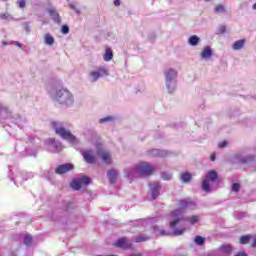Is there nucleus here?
<instances>
[{"label":"nucleus","instance_id":"nucleus-1","mask_svg":"<svg viewBox=\"0 0 256 256\" xmlns=\"http://www.w3.org/2000/svg\"><path fill=\"white\" fill-rule=\"evenodd\" d=\"M195 205V201L191 200L190 198L182 199L178 202V207L180 209H176L171 212L170 216L173 218V220L170 222V227H175L177 223L182 221L181 215H183V210L187 209L188 207H192Z\"/></svg>","mask_w":256,"mask_h":256},{"label":"nucleus","instance_id":"nucleus-2","mask_svg":"<svg viewBox=\"0 0 256 256\" xmlns=\"http://www.w3.org/2000/svg\"><path fill=\"white\" fill-rule=\"evenodd\" d=\"M52 127H54L55 129L56 135H59L60 137H62V139L69 141V143H76L77 138L71 132L67 131L63 127L57 128V123L55 122L52 123Z\"/></svg>","mask_w":256,"mask_h":256},{"label":"nucleus","instance_id":"nucleus-3","mask_svg":"<svg viewBox=\"0 0 256 256\" xmlns=\"http://www.w3.org/2000/svg\"><path fill=\"white\" fill-rule=\"evenodd\" d=\"M135 169L139 175H142L144 177H151L153 175V172L155 171V168L151 166L148 162H140L135 166Z\"/></svg>","mask_w":256,"mask_h":256},{"label":"nucleus","instance_id":"nucleus-4","mask_svg":"<svg viewBox=\"0 0 256 256\" xmlns=\"http://www.w3.org/2000/svg\"><path fill=\"white\" fill-rule=\"evenodd\" d=\"M218 177L219 176L215 170L208 171L206 178L202 181L203 191H211V185L209 184V181H217Z\"/></svg>","mask_w":256,"mask_h":256},{"label":"nucleus","instance_id":"nucleus-5","mask_svg":"<svg viewBox=\"0 0 256 256\" xmlns=\"http://www.w3.org/2000/svg\"><path fill=\"white\" fill-rule=\"evenodd\" d=\"M73 99V94L67 89H61L56 92V100L59 103H67Z\"/></svg>","mask_w":256,"mask_h":256},{"label":"nucleus","instance_id":"nucleus-6","mask_svg":"<svg viewBox=\"0 0 256 256\" xmlns=\"http://www.w3.org/2000/svg\"><path fill=\"white\" fill-rule=\"evenodd\" d=\"M91 183V178L87 176H82L80 179L73 180L70 184V187L74 189V191H79L83 185H89Z\"/></svg>","mask_w":256,"mask_h":256},{"label":"nucleus","instance_id":"nucleus-7","mask_svg":"<svg viewBox=\"0 0 256 256\" xmlns=\"http://www.w3.org/2000/svg\"><path fill=\"white\" fill-rule=\"evenodd\" d=\"M114 247H118L119 249H133V244L131 243V241H129L127 238L122 237L119 238L115 243H114Z\"/></svg>","mask_w":256,"mask_h":256},{"label":"nucleus","instance_id":"nucleus-8","mask_svg":"<svg viewBox=\"0 0 256 256\" xmlns=\"http://www.w3.org/2000/svg\"><path fill=\"white\" fill-rule=\"evenodd\" d=\"M107 75H109V72L102 67L90 72V77H92L93 81H97L98 79H101V77H106Z\"/></svg>","mask_w":256,"mask_h":256},{"label":"nucleus","instance_id":"nucleus-9","mask_svg":"<svg viewBox=\"0 0 256 256\" xmlns=\"http://www.w3.org/2000/svg\"><path fill=\"white\" fill-rule=\"evenodd\" d=\"M98 156L102 159L104 163H106V165H111V163H113L111 153L107 150H98Z\"/></svg>","mask_w":256,"mask_h":256},{"label":"nucleus","instance_id":"nucleus-10","mask_svg":"<svg viewBox=\"0 0 256 256\" xmlns=\"http://www.w3.org/2000/svg\"><path fill=\"white\" fill-rule=\"evenodd\" d=\"M73 164L71 163H67V164H63V165H59L56 169H55V173L57 175H65V173H69V171H73Z\"/></svg>","mask_w":256,"mask_h":256},{"label":"nucleus","instance_id":"nucleus-11","mask_svg":"<svg viewBox=\"0 0 256 256\" xmlns=\"http://www.w3.org/2000/svg\"><path fill=\"white\" fill-rule=\"evenodd\" d=\"M83 158L86 161V163L93 164L95 163V154H93V150H86L82 152Z\"/></svg>","mask_w":256,"mask_h":256},{"label":"nucleus","instance_id":"nucleus-12","mask_svg":"<svg viewBox=\"0 0 256 256\" xmlns=\"http://www.w3.org/2000/svg\"><path fill=\"white\" fill-rule=\"evenodd\" d=\"M165 77H166V81H167V87L169 89V83H171V81H173V79H176L177 77V71H175L174 69H169L166 73H165Z\"/></svg>","mask_w":256,"mask_h":256},{"label":"nucleus","instance_id":"nucleus-13","mask_svg":"<svg viewBox=\"0 0 256 256\" xmlns=\"http://www.w3.org/2000/svg\"><path fill=\"white\" fill-rule=\"evenodd\" d=\"M48 13L50 17L53 18V21H55V23H61V17L59 16V13L57 12V10H55V8H50L48 10Z\"/></svg>","mask_w":256,"mask_h":256},{"label":"nucleus","instance_id":"nucleus-14","mask_svg":"<svg viewBox=\"0 0 256 256\" xmlns=\"http://www.w3.org/2000/svg\"><path fill=\"white\" fill-rule=\"evenodd\" d=\"M245 43H246L245 39L235 41L232 45V49L234 51H241V49H243V47H245Z\"/></svg>","mask_w":256,"mask_h":256},{"label":"nucleus","instance_id":"nucleus-15","mask_svg":"<svg viewBox=\"0 0 256 256\" xmlns=\"http://www.w3.org/2000/svg\"><path fill=\"white\" fill-rule=\"evenodd\" d=\"M213 55V50H211V47L206 46L204 50L201 53L202 59H209Z\"/></svg>","mask_w":256,"mask_h":256},{"label":"nucleus","instance_id":"nucleus-16","mask_svg":"<svg viewBox=\"0 0 256 256\" xmlns=\"http://www.w3.org/2000/svg\"><path fill=\"white\" fill-rule=\"evenodd\" d=\"M151 189H152V197L153 199H157V196L159 195V183H154L152 185H150Z\"/></svg>","mask_w":256,"mask_h":256},{"label":"nucleus","instance_id":"nucleus-17","mask_svg":"<svg viewBox=\"0 0 256 256\" xmlns=\"http://www.w3.org/2000/svg\"><path fill=\"white\" fill-rule=\"evenodd\" d=\"M103 57H104V61L106 62L111 61V59H113V50L111 48H106Z\"/></svg>","mask_w":256,"mask_h":256},{"label":"nucleus","instance_id":"nucleus-18","mask_svg":"<svg viewBox=\"0 0 256 256\" xmlns=\"http://www.w3.org/2000/svg\"><path fill=\"white\" fill-rule=\"evenodd\" d=\"M44 43H45V45H49V46L54 45L55 38H53L51 34H45L44 35Z\"/></svg>","mask_w":256,"mask_h":256},{"label":"nucleus","instance_id":"nucleus-19","mask_svg":"<svg viewBox=\"0 0 256 256\" xmlns=\"http://www.w3.org/2000/svg\"><path fill=\"white\" fill-rule=\"evenodd\" d=\"M117 175H118L117 170L108 171V178H109L110 183H115V181L117 179Z\"/></svg>","mask_w":256,"mask_h":256},{"label":"nucleus","instance_id":"nucleus-20","mask_svg":"<svg viewBox=\"0 0 256 256\" xmlns=\"http://www.w3.org/2000/svg\"><path fill=\"white\" fill-rule=\"evenodd\" d=\"M192 179L191 173L189 172H184L181 175V181H183V183H189Z\"/></svg>","mask_w":256,"mask_h":256},{"label":"nucleus","instance_id":"nucleus-21","mask_svg":"<svg viewBox=\"0 0 256 256\" xmlns=\"http://www.w3.org/2000/svg\"><path fill=\"white\" fill-rule=\"evenodd\" d=\"M189 45H191L192 47L197 46V44L199 43V37L197 35H193L189 38L188 41Z\"/></svg>","mask_w":256,"mask_h":256},{"label":"nucleus","instance_id":"nucleus-22","mask_svg":"<svg viewBox=\"0 0 256 256\" xmlns=\"http://www.w3.org/2000/svg\"><path fill=\"white\" fill-rule=\"evenodd\" d=\"M24 245H26L27 247H31V245H33V236L26 235L24 237Z\"/></svg>","mask_w":256,"mask_h":256},{"label":"nucleus","instance_id":"nucleus-23","mask_svg":"<svg viewBox=\"0 0 256 256\" xmlns=\"http://www.w3.org/2000/svg\"><path fill=\"white\" fill-rule=\"evenodd\" d=\"M250 239H251V234L241 236L240 237V244L241 245H247V243H249Z\"/></svg>","mask_w":256,"mask_h":256},{"label":"nucleus","instance_id":"nucleus-24","mask_svg":"<svg viewBox=\"0 0 256 256\" xmlns=\"http://www.w3.org/2000/svg\"><path fill=\"white\" fill-rule=\"evenodd\" d=\"M143 241H149V237L145 235H139L135 238L136 243H143Z\"/></svg>","mask_w":256,"mask_h":256},{"label":"nucleus","instance_id":"nucleus-25","mask_svg":"<svg viewBox=\"0 0 256 256\" xmlns=\"http://www.w3.org/2000/svg\"><path fill=\"white\" fill-rule=\"evenodd\" d=\"M111 121H115V117L113 116H107V117H104V118H101L99 120V123H109Z\"/></svg>","mask_w":256,"mask_h":256},{"label":"nucleus","instance_id":"nucleus-26","mask_svg":"<svg viewBox=\"0 0 256 256\" xmlns=\"http://www.w3.org/2000/svg\"><path fill=\"white\" fill-rule=\"evenodd\" d=\"M196 245H204L205 244V238L202 236H196L194 239Z\"/></svg>","mask_w":256,"mask_h":256},{"label":"nucleus","instance_id":"nucleus-27","mask_svg":"<svg viewBox=\"0 0 256 256\" xmlns=\"http://www.w3.org/2000/svg\"><path fill=\"white\" fill-rule=\"evenodd\" d=\"M215 13H225V6H223L222 4H218L215 8H214Z\"/></svg>","mask_w":256,"mask_h":256},{"label":"nucleus","instance_id":"nucleus-28","mask_svg":"<svg viewBox=\"0 0 256 256\" xmlns=\"http://www.w3.org/2000/svg\"><path fill=\"white\" fill-rule=\"evenodd\" d=\"M191 225H195V223H199V216H191L187 219Z\"/></svg>","mask_w":256,"mask_h":256},{"label":"nucleus","instance_id":"nucleus-29","mask_svg":"<svg viewBox=\"0 0 256 256\" xmlns=\"http://www.w3.org/2000/svg\"><path fill=\"white\" fill-rule=\"evenodd\" d=\"M221 251H223V253H231L232 248L231 246H222Z\"/></svg>","mask_w":256,"mask_h":256},{"label":"nucleus","instance_id":"nucleus-30","mask_svg":"<svg viewBox=\"0 0 256 256\" xmlns=\"http://www.w3.org/2000/svg\"><path fill=\"white\" fill-rule=\"evenodd\" d=\"M239 189H241V186L239 185V183H234V184L232 185V191H233L234 193H237V191H239Z\"/></svg>","mask_w":256,"mask_h":256},{"label":"nucleus","instance_id":"nucleus-31","mask_svg":"<svg viewBox=\"0 0 256 256\" xmlns=\"http://www.w3.org/2000/svg\"><path fill=\"white\" fill-rule=\"evenodd\" d=\"M227 32V26L221 25L218 29V33L223 34Z\"/></svg>","mask_w":256,"mask_h":256},{"label":"nucleus","instance_id":"nucleus-32","mask_svg":"<svg viewBox=\"0 0 256 256\" xmlns=\"http://www.w3.org/2000/svg\"><path fill=\"white\" fill-rule=\"evenodd\" d=\"M174 235H183L185 233V228L174 230Z\"/></svg>","mask_w":256,"mask_h":256},{"label":"nucleus","instance_id":"nucleus-33","mask_svg":"<svg viewBox=\"0 0 256 256\" xmlns=\"http://www.w3.org/2000/svg\"><path fill=\"white\" fill-rule=\"evenodd\" d=\"M18 6L20 7V9H25V6H26L25 0H19Z\"/></svg>","mask_w":256,"mask_h":256},{"label":"nucleus","instance_id":"nucleus-34","mask_svg":"<svg viewBox=\"0 0 256 256\" xmlns=\"http://www.w3.org/2000/svg\"><path fill=\"white\" fill-rule=\"evenodd\" d=\"M62 33H64V35H67V33H69V26L67 25L62 26Z\"/></svg>","mask_w":256,"mask_h":256},{"label":"nucleus","instance_id":"nucleus-35","mask_svg":"<svg viewBox=\"0 0 256 256\" xmlns=\"http://www.w3.org/2000/svg\"><path fill=\"white\" fill-rule=\"evenodd\" d=\"M227 145H228L227 141H223V142L218 143V147L220 149H223V148L227 147Z\"/></svg>","mask_w":256,"mask_h":256},{"label":"nucleus","instance_id":"nucleus-36","mask_svg":"<svg viewBox=\"0 0 256 256\" xmlns=\"http://www.w3.org/2000/svg\"><path fill=\"white\" fill-rule=\"evenodd\" d=\"M114 5H115V7H119V5H121V1L120 0H114Z\"/></svg>","mask_w":256,"mask_h":256},{"label":"nucleus","instance_id":"nucleus-37","mask_svg":"<svg viewBox=\"0 0 256 256\" xmlns=\"http://www.w3.org/2000/svg\"><path fill=\"white\" fill-rule=\"evenodd\" d=\"M162 178L164 179V181H169V179H171V176H165V174H163Z\"/></svg>","mask_w":256,"mask_h":256},{"label":"nucleus","instance_id":"nucleus-38","mask_svg":"<svg viewBox=\"0 0 256 256\" xmlns=\"http://www.w3.org/2000/svg\"><path fill=\"white\" fill-rule=\"evenodd\" d=\"M70 8L73 9L74 11H76V13H79V10H77V8L75 7V5L70 4Z\"/></svg>","mask_w":256,"mask_h":256},{"label":"nucleus","instance_id":"nucleus-39","mask_svg":"<svg viewBox=\"0 0 256 256\" xmlns=\"http://www.w3.org/2000/svg\"><path fill=\"white\" fill-rule=\"evenodd\" d=\"M251 247H253L254 249H255V247H256V236H255L254 239H253V242H252V244H251Z\"/></svg>","mask_w":256,"mask_h":256},{"label":"nucleus","instance_id":"nucleus-40","mask_svg":"<svg viewBox=\"0 0 256 256\" xmlns=\"http://www.w3.org/2000/svg\"><path fill=\"white\" fill-rule=\"evenodd\" d=\"M236 256H247V253H245V252H238Z\"/></svg>","mask_w":256,"mask_h":256},{"label":"nucleus","instance_id":"nucleus-41","mask_svg":"<svg viewBox=\"0 0 256 256\" xmlns=\"http://www.w3.org/2000/svg\"><path fill=\"white\" fill-rule=\"evenodd\" d=\"M215 159H216L215 154H212L211 157H210V160H211V161H215Z\"/></svg>","mask_w":256,"mask_h":256},{"label":"nucleus","instance_id":"nucleus-42","mask_svg":"<svg viewBox=\"0 0 256 256\" xmlns=\"http://www.w3.org/2000/svg\"><path fill=\"white\" fill-rule=\"evenodd\" d=\"M160 235H169V233L165 232V231H161Z\"/></svg>","mask_w":256,"mask_h":256},{"label":"nucleus","instance_id":"nucleus-43","mask_svg":"<svg viewBox=\"0 0 256 256\" xmlns=\"http://www.w3.org/2000/svg\"><path fill=\"white\" fill-rule=\"evenodd\" d=\"M2 45L5 47V46L9 45V43L3 41V42H2Z\"/></svg>","mask_w":256,"mask_h":256},{"label":"nucleus","instance_id":"nucleus-44","mask_svg":"<svg viewBox=\"0 0 256 256\" xmlns=\"http://www.w3.org/2000/svg\"><path fill=\"white\" fill-rule=\"evenodd\" d=\"M16 45H17L18 47H22V45H21L19 42H16Z\"/></svg>","mask_w":256,"mask_h":256},{"label":"nucleus","instance_id":"nucleus-45","mask_svg":"<svg viewBox=\"0 0 256 256\" xmlns=\"http://www.w3.org/2000/svg\"><path fill=\"white\" fill-rule=\"evenodd\" d=\"M173 91H175V89H169V93H173Z\"/></svg>","mask_w":256,"mask_h":256},{"label":"nucleus","instance_id":"nucleus-46","mask_svg":"<svg viewBox=\"0 0 256 256\" xmlns=\"http://www.w3.org/2000/svg\"><path fill=\"white\" fill-rule=\"evenodd\" d=\"M1 17L5 18V14H2Z\"/></svg>","mask_w":256,"mask_h":256},{"label":"nucleus","instance_id":"nucleus-47","mask_svg":"<svg viewBox=\"0 0 256 256\" xmlns=\"http://www.w3.org/2000/svg\"><path fill=\"white\" fill-rule=\"evenodd\" d=\"M206 1H210V0H206Z\"/></svg>","mask_w":256,"mask_h":256}]
</instances>
